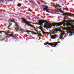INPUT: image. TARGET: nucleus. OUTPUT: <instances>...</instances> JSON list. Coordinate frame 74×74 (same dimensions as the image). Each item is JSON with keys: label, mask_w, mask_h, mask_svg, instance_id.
Returning a JSON list of instances; mask_svg holds the SVG:
<instances>
[{"label": "nucleus", "mask_w": 74, "mask_h": 74, "mask_svg": "<svg viewBox=\"0 0 74 74\" xmlns=\"http://www.w3.org/2000/svg\"><path fill=\"white\" fill-rule=\"evenodd\" d=\"M42 35L41 34H40V35H37V36H38V37H41V36H42Z\"/></svg>", "instance_id": "412c9836"}, {"label": "nucleus", "mask_w": 74, "mask_h": 74, "mask_svg": "<svg viewBox=\"0 0 74 74\" xmlns=\"http://www.w3.org/2000/svg\"><path fill=\"white\" fill-rule=\"evenodd\" d=\"M13 22H14V23H15V21H13Z\"/></svg>", "instance_id": "8fccbe9b"}, {"label": "nucleus", "mask_w": 74, "mask_h": 74, "mask_svg": "<svg viewBox=\"0 0 74 74\" xmlns=\"http://www.w3.org/2000/svg\"><path fill=\"white\" fill-rule=\"evenodd\" d=\"M68 33H71V34H73V32L71 31H70L69 32H68Z\"/></svg>", "instance_id": "393cba45"}, {"label": "nucleus", "mask_w": 74, "mask_h": 74, "mask_svg": "<svg viewBox=\"0 0 74 74\" xmlns=\"http://www.w3.org/2000/svg\"><path fill=\"white\" fill-rule=\"evenodd\" d=\"M45 8H43V10H44V11H45V10H46V9H48V7L47 5L45 6Z\"/></svg>", "instance_id": "f8f14e48"}, {"label": "nucleus", "mask_w": 74, "mask_h": 74, "mask_svg": "<svg viewBox=\"0 0 74 74\" xmlns=\"http://www.w3.org/2000/svg\"><path fill=\"white\" fill-rule=\"evenodd\" d=\"M62 30H70V27L63 28Z\"/></svg>", "instance_id": "0eeeda50"}, {"label": "nucleus", "mask_w": 74, "mask_h": 74, "mask_svg": "<svg viewBox=\"0 0 74 74\" xmlns=\"http://www.w3.org/2000/svg\"><path fill=\"white\" fill-rule=\"evenodd\" d=\"M38 28L39 29H41V27H38Z\"/></svg>", "instance_id": "37998d69"}, {"label": "nucleus", "mask_w": 74, "mask_h": 74, "mask_svg": "<svg viewBox=\"0 0 74 74\" xmlns=\"http://www.w3.org/2000/svg\"><path fill=\"white\" fill-rule=\"evenodd\" d=\"M72 28H73V29H74V26H72Z\"/></svg>", "instance_id": "a18cd8bd"}, {"label": "nucleus", "mask_w": 74, "mask_h": 74, "mask_svg": "<svg viewBox=\"0 0 74 74\" xmlns=\"http://www.w3.org/2000/svg\"><path fill=\"white\" fill-rule=\"evenodd\" d=\"M17 30H18L20 32H22L23 30L22 29H19V27H18V28Z\"/></svg>", "instance_id": "ddd939ff"}, {"label": "nucleus", "mask_w": 74, "mask_h": 74, "mask_svg": "<svg viewBox=\"0 0 74 74\" xmlns=\"http://www.w3.org/2000/svg\"><path fill=\"white\" fill-rule=\"evenodd\" d=\"M11 25H12V23L11 24L10 23H9V26H8V29H9V28L10 27V26H11Z\"/></svg>", "instance_id": "a211bd4d"}, {"label": "nucleus", "mask_w": 74, "mask_h": 74, "mask_svg": "<svg viewBox=\"0 0 74 74\" xmlns=\"http://www.w3.org/2000/svg\"><path fill=\"white\" fill-rule=\"evenodd\" d=\"M40 30H41V31L42 32H44V31H43V29H42Z\"/></svg>", "instance_id": "c9c22d12"}, {"label": "nucleus", "mask_w": 74, "mask_h": 74, "mask_svg": "<svg viewBox=\"0 0 74 74\" xmlns=\"http://www.w3.org/2000/svg\"><path fill=\"white\" fill-rule=\"evenodd\" d=\"M28 11L30 12H32V11H33V10H31V9H29Z\"/></svg>", "instance_id": "a878e982"}, {"label": "nucleus", "mask_w": 74, "mask_h": 74, "mask_svg": "<svg viewBox=\"0 0 74 74\" xmlns=\"http://www.w3.org/2000/svg\"><path fill=\"white\" fill-rule=\"evenodd\" d=\"M53 30V32H54V33H55V31L54 30Z\"/></svg>", "instance_id": "c03bdc74"}, {"label": "nucleus", "mask_w": 74, "mask_h": 74, "mask_svg": "<svg viewBox=\"0 0 74 74\" xmlns=\"http://www.w3.org/2000/svg\"><path fill=\"white\" fill-rule=\"evenodd\" d=\"M37 3L39 4H41V3H40V2L37 1Z\"/></svg>", "instance_id": "473e14b6"}, {"label": "nucleus", "mask_w": 74, "mask_h": 74, "mask_svg": "<svg viewBox=\"0 0 74 74\" xmlns=\"http://www.w3.org/2000/svg\"><path fill=\"white\" fill-rule=\"evenodd\" d=\"M8 36H12V37H14V35L11 34H9L8 35Z\"/></svg>", "instance_id": "2eb2a0df"}, {"label": "nucleus", "mask_w": 74, "mask_h": 74, "mask_svg": "<svg viewBox=\"0 0 74 74\" xmlns=\"http://www.w3.org/2000/svg\"><path fill=\"white\" fill-rule=\"evenodd\" d=\"M16 26H18V24H16Z\"/></svg>", "instance_id": "4d7b16f0"}, {"label": "nucleus", "mask_w": 74, "mask_h": 74, "mask_svg": "<svg viewBox=\"0 0 74 74\" xmlns=\"http://www.w3.org/2000/svg\"><path fill=\"white\" fill-rule=\"evenodd\" d=\"M45 10L46 11V12H49V10H48L47 9H46Z\"/></svg>", "instance_id": "4be33fe9"}, {"label": "nucleus", "mask_w": 74, "mask_h": 74, "mask_svg": "<svg viewBox=\"0 0 74 74\" xmlns=\"http://www.w3.org/2000/svg\"><path fill=\"white\" fill-rule=\"evenodd\" d=\"M48 26L49 27H47V28H45V27H44V28H46V29L47 30H48V29H51L52 27V26H51V25H48Z\"/></svg>", "instance_id": "6e6552de"}, {"label": "nucleus", "mask_w": 74, "mask_h": 74, "mask_svg": "<svg viewBox=\"0 0 74 74\" xmlns=\"http://www.w3.org/2000/svg\"><path fill=\"white\" fill-rule=\"evenodd\" d=\"M10 1H12V0H9Z\"/></svg>", "instance_id": "680f3d73"}, {"label": "nucleus", "mask_w": 74, "mask_h": 74, "mask_svg": "<svg viewBox=\"0 0 74 74\" xmlns=\"http://www.w3.org/2000/svg\"><path fill=\"white\" fill-rule=\"evenodd\" d=\"M53 30H54V31H56V32H63L62 31V30H61V29H59L58 28H55V29H53Z\"/></svg>", "instance_id": "423d86ee"}, {"label": "nucleus", "mask_w": 74, "mask_h": 74, "mask_svg": "<svg viewBox=\"0 0 74 74\" xmlns=\"http://www.w3.org/2000/svg\"><path fill=\"white\" fill-rule=\"evenodd\" d=\"M8 37H9V36H6L5 37V38H4V39H5V38H8Z\"/></svg>", "instance_id": "2f4dec72"}, {"label": "nucleus", "mask_w": 74, "mask_h": 74, "mask_svg": "<svg viewBox=\"0 0 74 74\" xmlns=\"http://www.w3.org/2000/svg\"><path fill=\"white\" fill-rule=\"evenodd\" d=\"M45 43H44L45 45H47V44L48 45H50V46H51L52 47H56V45L58 43L57 42L55 43H48L47 42H46Z\"/></svg>", "instance_id": "f03ea898"}, {"label": "nucleus", "mask_w": 74, "mask_h": 74, "mask_svg": "<svg viewBox=\"0 0 74 74\" xmlns=\"http://www.w3.org/2000/svg\"><path fill=\"white\" fill-rule=\"evenodd\" d=\"M58 10L60 12H62V10H60V9H59Z\"/></svg>", "instance_id": "f704fd0d"}, {"label": "nucleus", "mask_w": 74, "mask_h": 74, "mask_svg": "<svg viewBox=\"0 0 74 74\" xmlns=\"http://www.w3.org/2000/svg\"><path fill=\"white\" fill-rule=\"evenodd\" d=\"M5 33L7 32L3 31H0V33Z\"/></svg>", "instance_id": "aec40b11"}, {"label": "nucleus", "mask_w": 74, "mask_h": 74, "mask_svg": "<svg viewBox=\"0 0 74 74\" xmlns=\"http://www.w3.org/2000/svg\"><path fill=\"white\" fill-rule=\"evenodd\" d=\"M53 34H55V32H53Z\"/></svg>", "instance_id": "13d9d810"}, {"label": "nucleus", "mask_w": 74, "mask_h": 74, "mask_svg": "<svg viewBox=\"0 0 74 74\" xmlns=\"http://www.w3.org/2000/svg\"><path fill=\"white\" fill-rule=\"evenodd\" d=\"M65 9L66 11H68L69 10V9L67 8H65Z\"/></svg>", "instance_id": "bb28decb"}, {"label": "nucleus", "mask_w": 74, "mask_h": 74, "mask_svg": "<svg viewBox=\"0 0 74 74\" xmlns=\"http://www.w3.org/2000/svg\"><path fill=\"white\" fill-rule=\"evenodd\" d=\"M63 37V36L62 35V36H60V38H62Z\"/></svg>", "instance_id": "4c0bfd02"}, {"label": "nucleus", "mask_w": 74, "mask_h": 74, "mask_svg": "<svg viewBox=\"0 0 74 74\" xmlns=\"http://www.w3.org/2000/svg\"><path fill=\"white\" fill-rule=\"evenodd\" d=\"M43 35H44V34H45V33H47L48 35H49V34H49V32H45V31H44V32H43Z\"/></svg>", "instance_id": "9b49d317"}, {"label": "nucleus", "mask_w": 74, "mask_h": 74, "mask_svg": "<svg viewBox=\"0 0 74 74\" xmlns=\"http://www.w3.org/2000/svg\"><path fill=\"white\" fill-rule=\"evenodd\" d=\"M62 15H64V16H70V15L71 16H74V14L69 13H64L62 14Z\"/></svg>", "instance_id": "39448f33"}, {"label": "nucleus", "mask_w": 74, "mask_h": 74, "mask_svg": "<svg viewBox=\"0 0 74 74\" xmlns=\"http://www.w3.org/2000/svg\"><path fill=\"white\" fill-rule=\"evenodd\" d=\"M65 22H67V21L65 20L64 22H62L61 23H55L54 24L53 26H56V27L57 26L59 27V26H62L64 23H65Z\"/></svg>", "instance_id": "7ed1b4c3"}, {"label": "nucleus", "mask_w": 74, "mask_h": 74, "mask_svg": "<svg viewBox=\"0 0 74 74\" xmlns=\"http://www.w3.org/2000/svg\"><path fill=\"white\" fill-rule=\"evenodd\" d=\"M59 7H60V8H60V7L62 8V6H59Z\"/></svg>", "instance_id": "49530a36"}, {"label": "nucleus", "mask_w": 74, "mask_h": 74, "mask_svg": "<svg viewBox=\"0 0 74 74\" xmlns=\"http://www.w3.org/2000/svg\"><path fill=\"white\" fill-rule=\"evenodd\" d=\"M35 25H39V24H38V23H35Z\"/></svg>", "instance_id": "e433bc0d"}, {"label": "nucleus", "mask_w": 74, "mask_h": 74, "mask_svg": "<svg viewBox=\"0 0 74 74\" xmlns=\"http://www.w3.org/2000/svg\"><path fill=\"white\" fill-rule=\"evenodd\" d=\"M32 23V24H35V23Z\"/></svg>", "instance_id": "69168bd1"}, {"label": "nucleus", "mask_w": 74, "mask_h": 74, "mask_svg": "<svg viewBox=\"0 0 74 74\" xmlns=\"http://www.w3.org/2000/svg\"><path fill=\"white\" fill-rule=\"evenodd\" d=\"M46 22V23H45V27H47V23H48V22L46 21V22Z\"/></svg>", "instance_id": "6ab92c4d"}, {"label": "nucleus", "mask_w": 74, "mask_h": 74, "mask_svg": "<svg viewBox=\"0 0 74 74\" xmlns=\"http://www.w3.org/2000/svg\"><path fill=\"white\" fill-rule=\"evenodd\" d=\"M21 19L23 21V23H25V24L27 25V26H31V27H32V28H34V29H35V27L33 26L31 24H30L29 23H33L29 21L27 22V19L25 18H21Z\"/></svg>", "instance_id": "f257e3e1"}, {"label": "nucleus", "mask_w": 74, "mask_h": 74, "mask_svg": "<svg viewBox=\"0 0 74 74\" xmlns=\"http://www.w3.org/2000/svg\"><path fill=\"white\" fill-rule=\"evenodd\" d=\"M70 21L72 23H74V20H70Z\"/></svg>", "instance_id": "cd10ccee"}, {"label": "nucleus", "mask_w": 74, "mask_h": 74, "mask_svg": "<svg viewBox=\"0 0 74 74\" xmlns=\"http://www.w3.org/2000/svg\"><path fill=\"white\" fill-rule=\"evenodd\" d=\"M34 30H35V31H36V32H38V31L36 30V29H35V28H34Z\"/></svg>", "instance_id": "c756f323"}, {"label": "nucleus", "mask_w": 74, "mask_h": 74, "mask_svg": "<svg viewBox=\"0 0 74 74\" xmlns=\"http://www.w3.org/2000/svg\"><path fill=\"white\" fill-rule=\"evenodd\" d=\"M61 38L60 39V40H61V39H62V38Z\"/></svg>", "instance_id": "6e6d98bb"}, {"label": "nucleus", "mask_w": 74, "mask_h": 74, "mask_svg": "<svg viewBox=\"0 0 74 74\" xmlns=\"http://www.w3.org/2000/svg\"><path fill=\"white\" fill-rule=\"evenodd\" d=\"M18 37H17L16 36H14L13 38L14 40H15V39H18Z\"/></svg>", "instance_id": "dca6fc26"}, {"label": "nucleus", "mask_w": 74, "mask_h": 74, "mask_svg": "<svg viewBox=\"0 0 74 74\" xmlns=\"http://www.w3.org/2000/svg\"><path fill=\"white\" fill-rule=\"evenodd\" d=\"M38 34H40V33L38 32L37 33H36V35H38Z\"/></svg>", "instance_id": "72a5a7b5"}, {"label": "nucleus", "mask_w": 74, "mask_h": 74, "mask_svg": "<svg viewBox=\"0 0 74 74\" xmlns=\"http://www.w3.org/2000/svg\"><path fill=\"white\" fill-rule=\"evenodd\" d=\"M38 32H41V31H38Z\"/></svg>", "instance_id": "0e129e2a"}, {"label": "nucleus", "mask_w": 74, "mask_h": 74, "mask_svg": "<svg viewBox=\"0 0 74 74\" xmlns=\"http://www.w3.org/2000/svg\"><path fill=\"white\" fill-rule=\"evenodd\" d=\"M61 28H62V29H63V28H64V27H63L62 26V27H60V29H60Z\"/></svg>", "instance_id": "7c9ffc66"}, {"label": "nucleus", "mask_w": 74, "mask_h": 74, "mask_svg": "<svg viewBox=\"0 0 74 74\" xmlns=\"http://www.w3.org/2000/svg\"><path fill=\"white\" fill-rule=\"evenodd\" d=\"M10 22H13V21H12V20H11V19H10Z\"/></svg>", "instance_id": "b1692460"}, {"label": "nucleus", "mask_w": 74, "mask_h": 74, "mask_svg": "<svg viewBox=\"0 0 74 74\" xmlns=\"http://www.w3.org/2000/svg\"><path fill=\"white\" fill-rule=\"evenodd\" d=\"M62 32H60H60H61L62 33L61 34V36H63L64 34H65V33H64V31H62Z\"/></svg>", "instance_id": "9d476101"}, {"label": "nucleus", "mask_w": 74, "mask_h": 74, "mask_svg": "<svg viewBox=\"0 0 74 74\" xmlns=\"http://www.w3.org/2000/svg\"><path fill=\"white\" fill-rule=\"evenodd\" d=\"M21 5H22V4H21L20 3H18L17 4V6H18V7H21Z\"/></svg>", "instance_id": "f3484780"}, {"label": "nucleus", "mask_w": 74, "mask_h": 74, "mask_svg": "<svg viewBox=\"0 0 74 74\" xmlns=\"http://www.w3.org/2000/svg\"><path fill=\"white\" fill-rule=\"evenodd\" d=\"M27 34H29V35L30 34H29V33H27Z\"/></svg>", "instance_id": "338daca9"}, {"label": "nucleus", "mask_w": 74, "mask_h": 74, "mask_svg": "<svg viewBox=\"0 0 74 74\" xmlns=\"http://www.w3.org/2000/svg\"><path fill=\"white\" fill-rule=\"evenodd\" d=\"M68 26H70V24L69 23H68Z\"/></svg>", "instance_id": "79ce46f5"}, {"label": "nucleus", "mask_w": 74, "mask_h": 74, "mask_svg": "<svg viewBox=\"0 0 74 74\" xmlns=\"http://www.w3.org/2000/svg\"><path fill=\"white\" fill-rule=\"evenodd\" d=\"M14 23H15V24H16V23H17L15 22Z\"/></svg>", "instance_id": "052dcab7"}, {"label": "nucleus", "mask_w": 74, "mask_h": 74, "mask_svg": "<svg viewBox=\"0 0 74 74\" xmlns=\"http://www.w3.org/2000/svg\"><path fill=\"white\" fill-rule=\"evenodd\" d=\"M39 22V25H40V27H42V25H43L44 23H45V22H46V21H45L44 20H41L40 21H38Z\"/></svg>", "instance_id": "20e7f679"}, {"label": "nucleus", "mask_w": 74, "mask_h": 74, "mask_svg": "<svg viewBox=\"0 0 74 74\" xmlns=\"http://www.w3.org/2000/svg\"><path fill=\"white\" fill-rule=\"evenodd\" d=\"M17 26L18 27H19V25H18Z\"/></svg>", "instance_id": "5fc2aeb1"}, {"label": "nucleus", "mask_w": 74, "mask_h": 74, "mask_svg": "<svg viewBox=\"0 0 74 74\" xmlns=\"http://www.w3.org/2000/svg\"><path fill=\"white\" fill-rule=\"evenodd\" d=\"M4 25L5 26H7V25Z\"/></svg>", "instance_id": "603ef678"}, {"label": "nucleus", "mask_w": 74, "mask_h": 74, "mask_svg": "<svg viewBox=\"0 0 74 74\" xmlns=\"http://www.w3.org/2000/svg\"><path fill=\"white\" fill-rule=\"evenodd\" d=\"M40 29H42V27H41Z\"/></svg>", "instance_id": "de8ad7c7"}, {"label": "nucleus", "mask_w": 74, "mask_h": 74, "mask_svg": "<svg viewBox=\"0 0 74 74\" xmlns=\"http://www.w3.org/2000/svg\"><path fill=\"white\" fill-rule=\"evenodd\" d=\"M56 42H57V45H56V46H58V43H60V42H53V43H56Z\"/></svg>", "instance_id": "5701e85b"}, {"label": "nucleus", "mask_w": 74, "mask_h": 74, "mask_svg": "<svg viewBox=\"0 0 74 74\" xmlns=\"http://www.w3.org/2000/svg\"><path fill=\"white\" fill-rule=\"evenodd\" d=\"M27 33H30V32H32V31H28L27 32Z\"/></svg>", "instance_id": "c85d7f7f"}, {"label": "nucleus", "mask_w": 74, "mask_h": 74, "mask_svg": "<svg viewBox=\"0 0 74 74\" xmlns=\"http://www.w3.org/2000/svg\"><path fill=\"white\" fill-rule=\"evenodd\" d=\"M62 40H64V38H62Z\"/></svg>", "instance_id": "bf43d9fd"}, {"label": "nucleus", "mask_w": 74, "mask_h": 74, "mask_svg": "<svg viewBox=\"0 0 74 74\" xmlns=\"http://www.w3.org/2000/svg\"><path fill=\"white\" fill-rule=\"evenodd\" d=\"M39 39H41V37H39Z\"/></svg>", "instance_id": "864d4df0"}, {"label": "nucleus", "mask_w": 74, "mask_h": 74, "mask_svg": "<svg viewBox=\"0 0 74 74\" xmlns=\"http://www.w3.org/2000/svg\"><path fill=\"white\" fill-rule=\"evenodd\" d=\"M56 36H57V35H56L54 36L52 35V36H51V38L52 39H55L56 38Z\"/></svg>", "instance_id": "1a4fd4ad"}, {"label": "nucleus", "mask_w": 74, "mask_h": 74, "mask_svg": "<svg viewBox=\"0 0 74 74\" xmlns=\"http://www.w3.org/2000/svg\"><path fill=\"white\" fill-rule=\"evenodd\" d=\"M39 33V35H40V34H41V33H40H40Z\"/></svg>", "instance_id": "09e8293b"}, {"label": "nucleus", "mask_w": 74, "mask_h": 74, "mask_svg": "<svg viewBox=\"0 0 74 74\" xmlns=\"http://www.w3.org/2000/svg\"><path fill=\"white\" fill-rule=\"evenodd\" d=\"M31 33L32 34H35L36 35V33L33 31H32V32Z\"/></svg>", "instance_id": "4468645a"}, {"label": "nucleus", "mask_w": 74, "mask_h": 74, "mask_svg": "<svg viewBox=\"0 0 74 74\" xmlns=\"http://www.w3.org/2000/svg\"><path fill=\"white\" fill-rule=\"evenodd\" d=\"M54 6L55 7H57V6H56V5H54Z\"/></svg>", "instance_id": "58836bf2"}, {"label": "nucleus", "mask_w": 74, "mask_h": 74, "mask_svg": "<svg viewBox=\"0 0 74 74\" xmlns=\"http://www.w3.org/2000/svg\"><path fill=\"white\" fill-rule=\"evenodd\" d=\"M61 12V13H63V12H63V11H62Z\"/></svg>", "instance_id": "a19ab883"}, {"label": "nucleus", "mask_w": 74, "mask_h": 74, "mask_svg": "<svg viewBox=\"0 0 74 74\" xmlns=\"http://www.w3.org/2000/svg\"><path fill=\"white\" fill-rule=\"evenodd\" d=\"M55 33H58V31H56V32H55Z\"/></svg>", "instance_id": "3c124183"}, {"label": "nucleus", "mask_w": 74, "mask_h": 74, "mask_svg": "<svg viewBox=\"0 0 74 74\" xmlns=\"http://www.w3.org/2000/svg\"><path fill=\"white\" fill-rule=\"evenodd\" d=\"M52 1H54V0H51Z\"/></svg>", "instance_id": "774afa93"}, {"label": "nucleus", "mask_w": 74, "mask_h": 74, "mask_svg": "<svg viewBox=\"0 0 74 74\" xmlns=\"http://www.w3.org/2000/svg\"><path fill=\"white\" fill-rule=\"evenodd\" d=\"M69 26L68 24L66 25V26Z\"/></svg>", "instance_id": "e2e57ef3"}, {"label": "nucleus", "mask_w": 74, "mask_h": 74, "mask_svg": "<svg viewBox=\"0 0 74 74\" xmlns=\"http://www.w3.org/2000/svg\"><path fill=\"white\" fill-rule=\"evenodd\" d=\"M42 7H45V5H42Z\"/></svg>", "instance_id": "ea45409f"}]
</instances>
